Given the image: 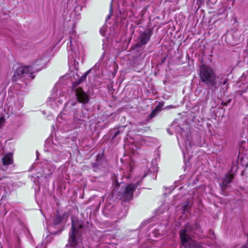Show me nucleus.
<instances>
[{
    "instance_id": "obj_1",
    "label": "nucleus",
    "mask_w": 248,
    "mask_h": 248,
    "mask_svg": "<svg viewBox=\"0 0 248 248\" xmlns=\"http://www.w3.org/2000/svg\"><path fill=\"white\" fill-rule=\"evenodd\" d=\"M195 231L200 232L198 225L192 226L187 224L184 229L180 231V237L182 245L186 248H201V244L194 240L191 238L193 233H196Z\"/></svg>"
},
{
    "instance_id": "obj_2",
    "label": "nucleus",
    "mask_w": 248,
    "mask_h": 248,
    "mask_svg": "<svg viewBox=\"0 0 248 248\" xmlns=\"http://www.w3.org/2000/svg\"><path fill=\"white\" fill-rule=\"evenodd\" d=\"M199 77L202 82L209 87L217 89V76L214 70L211 66L203 64L199 67Z\"/></svg>"
},
{
    "instance_id": "obj_3",
    "label": "nucleus",
    "mask_w": 248,
    "mask_h": 248,
    "mask_svg": "<svg viewBox=\"0 0 248 248\" xmlns=\"http://www.w3.org/2000/svg\"><path fill=\"white\" fill-rule=\"evenodd\" d=\"M33 67L31 66H21L14 72L12 80L17 81L19 79L31 80L34 78Z\"/></svg>"
},
{
    "instance_id": "obj_4",
    "label": "nucleus",
    "mask_w": 248,
    "mask_h": 248,
    "mask_svg": "<svg viewBox=\"0 0 248 248\" xmlns=\"http://www.w3.org/2000/svg\"><path fill=\"white\" fill-rule=\"evenodd\" d=\"M92 166L94 171H106L108 170V164L104 158L103 154H98L96 156L95 162L92 163Z\"/></svg>"
},
{
    "instance_id": "obj_5",
    "label": "nucleus",
    "mask_w": 248,
    "mask_h": 248,
    "mask_svg": "<svg viewBox=\"0 0 248 248\" xmlns=\"http://www.w3.org/2000/svg\"><path fill=\"white\" fill-rule=\"evenodd\" d=\"M138 186L137 184L133 185L130 184L126 186L123 191L119 192L121 193L122 198L124 201L130 200L132 199L133 194V192L135 190Z\"/></svg>"
},
{
    "instance_id": "obj_6",
    "label": "nucleus",
    "mask_w": 248,
    "mask_h": 248,
    "mask_svg": "<svg viewBox=\"0 0 248 248\" xmlns=\"http://www.w3.org/2000/svg\"><path fill=\"white\" fill-rule=\"evenodd\" d=\"M76 225L73 223L71 227V232L69 234L68 242L71 247H80L79 241L76 238L77 233L75 232Z\"/></svg>"
},
{
    "instance_id": "obj_7",
    "label": "nucleus",
    "mask_w": 248,
    "mask_h": 248,
    "mask_svg": "<svg viewBox=\"0 0 248 248\" xmlns=\"http://www.w3.org/2000/svg\"><path fill=\"white\" fill-rule=\"evenodd\" d=\"M75 92L78 101L83 104L88 102L89 96L81 87L76 88Z\"/></svg>"
},
{
    "instance_id": "obj_8",
    "label": "nucleus",
    "mask_w": 248,
    "mask_h": 248,
    "mask_svg": "<svg viewBox=\"0 0 248 248\" xmlns=\"http://www.w3.org/2000/svg\"><path fill=\"white\" fill-rule=\"evenodd\" d=\"M152 34V32L150 30H147L144 32H141L138 37L139 45L141 46L146 44L150 40Z\"/></svg>"
},
{
    "instance_id": "obj_9",
    "label": "nucleus",
    "mask_w": 248,
    "mask_h": 248,
    "mask_svg": "<svg viewBox=\"0 0 248 248\" xmlns=\"http://www.w3.org/2000/svg\"><path fill=\"white\" fill-rule=\"evenodd\" d=\"M233 178L232 174H227L223 179L222 183L220 184V186L222 191L226 190L228 184L230 183Z\"/></svg>"
},
{
    "instance_id": "obj_10",
    "label": "nucleus",
    "mask_w": 248,
    "mask_h": 248,
    "mask_svg": "<svg viewBox=\"0 0 248 248\" xmlns=\"http://www.w3.org/2000/svg\"><path fill=\"white\" fill-rule=\"evenodd\" d=\"M2 162L4 166L13 164V158L12 154L8 153L5 154L2 158Z\"/></svg>"
},
{
    "instance_id": "obj_11",
    "label": "nucleus",
    "mask_w": 248,
    "mask_h": 248,
    "mask_svg": "<svg viewBox=\"0 0 248 248\" xmlns=\"http://www.w3.org/2000/svg\"><path fill=\"white\" fill-rule=\"evenodd\" d=\"M91 70H89L86 72L80 78H79L78 80L73 82V85L74 87H76V86L80 84L82 82L85 81L86 79L87 76L88 75V74L90 72Z\"/></svg>"
},
{
    "instance_id": "obj_12",
    "label": "nucleus",
    "mask_w": 248,
    "mask_h": 248,
    "mask_svg": "<svg viewBox=\"0 0 248 248\" xmlns=\"http://www.w3.org/2000/svg\"><path fill=\"white\" fill-rule=\"evenodd\" d=\"M217 84L218 85L221 84L225 85L228 81V78L224 75H219L218 76H217Z\"/></svg>"
},
{
    "instance_id": "obj_13",
    "label": "nucleus",
    "mask_w": 248,
    "mask_h": 248,
    "mask_svg": "<svg viewBox=\"0 0 248 248\" xmlns=\"http://www.w3.org/2000/svg\"><path fill=\"white\" fill-rule=\"evenodd\" d=\"M125 126H120L118 129H113L112 131V134H113V138L122 133L125 128Z\"/></svg>"
},
{
    "instance_id": "obj_14",
    "label": "nucleus",
    "mask_w": 248,
    "mask_h": 248,
    "mask_svg": "<svg viewBox=\"0 0 248 248\" xmlns=\"http://www.w3.org/2000/svg\"><path fill=\"white\" fill-rule=\"evenodd\" d=\"M212 96V93H211L210 89H208L207 90V93L205 95V98L204 99H202L201 100V102L202 103V104H205L207 102L208 100L210 98H211Z\"/></svg>"
},
{
    "instance_id": "obj_15",
    "label": "nucleus",
    "mask_w": 248,
    "mask_h": 248,
    "mask_svg": "<svg viewBox=\"0 0 248 248\" xmlns=\"http://www.w3.org/2000/svg\"><path fill=\"white\" fill-rule=\"evenodd\" d=\"M74 223L76 226V228L75 229V232L77 233L78 231V229H80L82 228V224L80 221H77L76 222L73 220L72 221V223Z\"/></svg>"
},
{
    "instance_id": "obj_16",
    "label": "nucleus",
    "mask_w": 248,
    "mask_h": 248,
    "mask_svg": "<svg viewBox=\"0 0 248 248\" xmlns=\"http://www.w3.org/2000/svg\"><path fill=\"white\" fill-rule=\"evenodd\" d=\"M62 217L58 215L53 220V224L55 225L59 224L62 220Z\"/></svg>"
},
{
    "instance_id": "obj_17",
    "label": "nucleus",
    "mask_w": 248,
    "mask_h": 248,
    "mask_svg": "<svg viewBox=\"0 0 248 248\" xmlns=\"http://www.w3.org/2000/svg\"><path fill=\"white\" fill-rule=\"evenodd\" d=\"M158 111V106H157L155 108L151 113L149 117L152 118L156 116L157 112Z\"/></svg>"
},
{
    "instance_id": "obj_18",
    "label": "nucleus",
    "mask_w": 248,
    "mask_h": 248,
    "mask_svg": "<svg viewBox=\"0 0 248 248\" xmlns=\"http://www.w3.org/2000/svg\"><path fill=\"white\" fill-rule=\"evenodd\" d=\"M45 63V61H44L43 59H42L41 60H37L35 62V63L37 65H42L41 68L44 67Z\"/></svg>"
},
{
    "instance_id": "obj_19",
    "label": "nucleus",
    "mask_w": 248,
    "mask_h": 248,
    "mask_svg": "<svg viewBox=\"0 0 248 248\" xmlns=\"http://www.w3.org/2000/svg\"><path fill=\"white\" fill-rule=\"evenodd\" d=\"M15 106L16 107L17 109L18 110H19L21 108L23 107V103L22 102V100H21L20 101L16 103Z\"/></svg>"
},
{
    "instance_id": "obj_20",
    "label": "nucleus",
    "mask_w": 248,
    "mask_h": 248,
    "mask_svg": "<svg viewBox=\"0 0 248 248\" xmlns=\"http://www.w3.org/2000/svg\"><path fill=\"white\" fill-rule=\"evenodd\" d=\"M5 122V120L3 117L0 118V128H1L4 125Z\"/></svg>"
},
{
    "instance_id": "obj_21",
    "label": "nucleus",
    "mask_w": 248,
    "mask_h": 248,
    "mask_svg": "<svg viewBox=\"0 0 248 248\" xmlns=\"http://www.w3.org/2000/svg\"><path fill=\"white\" fill-rule=\"evenodd\" d=\"M69 39H70V41H69L70 46L71 49L73 50V39H72V37H69Z\"/></svg>"
},
{
    "instance_id": "obj_22",
    "label": "nucleus",
    "mask_w": 248,
    "mask_h": 248,
    "mask_svg": "<svg viewBox=\"0 0 248 248\" xmlns=\"http://www.w3.org/2000/svg\"><path fill=\"white\" fill-rule=\"evenodd\" d=\"M115 181H116V185H115V188L117 187H119V183H118V181L117 179L115 180Z\"/></svg>"
},
{
    "instance_id": "obj_23",
    "label": "nucleus",
    "mask_w": 248,
    "mask_h": 248,
    "mask_svg": "<svg viewBox=\"0 0 248 248\" xmlns=\"http://www.w3.org/2000/svg\"><path fill=\"white\" fill-rule=\"evenodd\" d=\"M230 101H228V102H222V104L224 106H227L228 105V104L230 103Z\"/></svg>"
},
{
    "instance_id": "obj_24",
    "label": "nucleus",
    "mask_w": 248,
    "mask_h": 248,
    "mask_svg": "<svg viewBox=\"0 0 248 248\" xmlns=\"http://www.w3.org/2000/svg\"><path fill=\"white\" fill-rule=\"evenodd\" d=\"M110 16H109H109H108V17H107V19H109V18H110Z\"/></svg>"
},
{
    "instance_id": "obj_25",
    "label": "nucleus",
    "mask_w": 248,
    "mask_h": 248,
    "mask_svg": "<svg viewBox=\"0 0 248 248\" xmlns=\"http://www.w3.org/2000/svg\"><path fill=\"white\" fill-rule=\"evenodd\" d=\"M76 103L72 104V105H74Z\"/></svg>"
}]
</instances>
